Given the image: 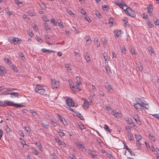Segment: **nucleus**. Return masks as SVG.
Here are the masks:
<instances>
[{"label":"nucleus","mask_w":159,"mask_h":159,"mask_svg":"<svg viewBox=\"0 0 159 159\" xmlns=\"http://www.w3.org/2000/svg\"><path fill=\"white\" fill-rule=\"evenodd\" d=\"M125 11L126 14L132 17H135L136 16L135 11L132 10L130 7L126 8V9L125 10Z\"/></svg>","instance_id":"f257e3e1"},{"label":"nucleus","mask_w":159,"mask_h":159,"mask_svg":"<svg viewBox=\"0 0 159 159\" xmlns=\"http://www.w3.org/2000/svg\"><path fill=\"white\" fill-rule=\"evenodd\" d=\"M43 88H42L38 93L41 94L46 95L47 94L48 92V89L47 87L44 85L43 86Z\"/></svg>","instance_id":"f03ea898"},{"label":"nucleus","mask_w":159,"mask_h":159,"mask_svg":"<svg viewBox=\"0 0 159 159\" xmlns=\"http://www.w3.org/2000/svg\"><path fill=\"white\" fill-rule=\"evenodd\" d=\"M60 83V82L59 81H58L57 82L55 80H52V87L53 88H57Z\"/></svg>","instance_id":"7ed1b4c3"},{"label":"nucleus","mask_w":159,"mask_h":159,"mask_svg":"<svg viewBox=\"0 0 159 159\" xmlns=\"http://www.w3.org/2000/svg\"><path fill=\"white\" fill-rule=\"evenodd\" d=\"M66 102L69 107H74L75 105L74 102L71 99L68 98L66 100Z\"/></svg>","instance_id":"20e7f679"},{"label":"nucleus","mask_w":159,"mask_h":159,"mask_svg":"<svg viewBox=\"0 0 159 159\" xmlns=\"http://www.w3.org/2000/svg\"><path fill=\"white\" fill-rule=\"evenodd\" d=\"M105 87L108 91L110 92H113V89L111 87V86L108 83H106L105 84Z\"/></svg>","instance_id":"39448f33"},{"label":"nucleus","mask_w":159,"mask_h":159,"mask_svg":"<svg viewBox=\"0 0 159 159\" xmlns=\"http://www.w3.org/2000/svg\"><path fill=\"white\" fill-rule=\"evenodd\" d=\"M135 100L136 102V103L140 105V107L143 106V102L142 101L140 98H135Z\"/></svg>","instance_id":"423d86ee"},{"label":"nucleus","mask_w":159,"mask_h":159,"mask_svg":"<svg viewBox=\"0 0 159 159\" xmlns=\"http://www.w3.org/2000/svg\"><path fill=\"white\" fill-rule=\"evenodd\" d=\"M43 85H41V84H38L36 85L35 88V92L36 93H38V92H39L42 88H43Z\"/></svg>","instance_id":"0eeeda50"},{"label":"nucleus","mask_w":159,"mask_h":159,"mask_svg":"<svg viewBox=\"0 0 159 159\" xmlns=\"http://www.w3.org/2000/svg\"><path fill=\"white\" fill-rule=\"evenodd\" d=\"M121 31L120 30H115L114 31V35L116 37H118L120 35L121 33Z\"/></svg>","instance_id":"6e6552de"},{"label":"nucleus","mask_w":159,"mask_h":159,"mask_svg":"<svg viewBox=\"0 0 159 159\" xmlns=\"http://www.w3.org/2000/svg\"><path fill=\"white\" fill-rule=\"evenodd\" d=\"M133 118L134 119L135 121L136 122V123L137 124H139V125H141V122L139 120V117L138 115H134V116Z\"/></svg>","instance_id":"1a4fd4ad"},{"label":"nucleus","mask_w":159,"mask_h":159,"mask_svg":"<svg viewBox=\"0 0 159 159\" xmlns=\"http://www.w3.org/2000/svg\"><path fill=\"white\" fill-rule=\"evenodd\" d=\"M18 38H10L9 39V41L11 43H15V42L16 41V39H18Z\"/></svg>","instance_id":"9d476101"},{"label":"nucleus","mask_w":159,"mask_h":159,"mask_svg":"<svg viewBox=\"0 0 159 159\" xmlns=\"http://www.w3.org/2000/svg\"><path fill=\"white\" fill-rule=\"evenodd\" d=\"M94 44L96 45L97 47H98L100 46V43L98 41V39L97 38H95L94 40Z\"/></svg>","instance_id":"9b49d317"},{"label":"nucleus","mask_w":159,"mask_h":159,"mask_svg":"<svg viewBox=\"0 0 159 159\" xmlns=\"http://www.w3.org/2000/svg\"><path fill=\"white\" fill-rule=\"evenodd\" d=\"M6 72L5 68L4 67H0V75L1 76H3L4 73Z\"/></svg>","instance_id":"f8f14e48"},{"label":"nucleus","mask_w":159,"mask_h":159,"mask_svg":"<svg viewBox=\"0 0 159 159\" xmlns=\"http://www.w3.org/2000/svg\"><path fill=\"white\" fill-rule=\"evenodd\" d=\"M84 56L85 57V58L86 61L87 62L90 61V58L89 56L88 55V53H85L84 54Z\"/></svg>","instance_id":"ddd939ff"},{"label":"nucleus","mask_w":159,"mask_h":159,"mask_svg":"<svg viewBox=\"0 0 159 159\" xmlns=\"http://www.w3.org/2000/svg\"><path fill=\"white\" fill-rule=\"evenodd\" d=\"M105 68L106 70L107 74H110L111 73L110 67L108 66H106Z\"/></svg>","instance_id":"4468645a"},{"label":"nucleus","mask_w":159,"mask_h":159,"mask_svg":"<svg viewBox=\"0 0 159 159\" xmlns=\"http://www.w3.org/2000/svg\"><path fill=\"white\" fill-rule=\"evenodd\" d=\"M148 10V13H149L150 12H152L153 10V7L150 4L149 6L147 7Z\"/></svg>","instance_id":"2eb2a0df"},{"label":"nucleus","mask_w":159,"mask_h":159,"mask_svg":"<svg viewBox=\"0 0 159 159\" xmlns=\"http://www.w3.org/2000/svg\"><path fill=\"white\" fill-rule=\"evenodd\" d=\"M89 104L88 103V102L86 100H85L84 101V102L83 104V106L84 107H85L87 108H89Z\"/></svg>","instance_id":"dca6fc26"},{"label":"nucleus","mask_w":159,"mask_h":159,"mask_svg":"<svg viewBox=\"0 0 159 159\" xmlns=\"http://www.w3.org/2000/svg\"><path fill=\"white\" fill-rule=\"evenodd\" d=\"M149 137L152 141H155L157 140V138L155 137L153 135H151V134L149 135Z\"/></svg>","instance_id":"f3484780"},{"label":"nucleus","mask_w":159,"mask_h":159,"mask_svg":"<svg viewBox=\"0 0 159 159\" xmlns=\"http://www.w3.org/2000/svg\"><path fill=\"white\" fill-rule=\"evenodd\" d=\"M18 56L20 57L22 60H24L25 57L24 56V54L22 52H20L18 54Z\"/></svg>","instance_id":"a211bd4d"},{"label":"nucleus","mask_w":159,"mask_h":159,"mask_svg":"<svg viewBox=\"0 0 159 159\" xmlns=\"http://www.w3.org/2000/svg\"><path fill=\"white\" fill-rule=\"evenodd\" d=\"M58 133L59 136H60L61 137H62L65 135V134L61 129L59 130L58 131Z\"/></svg>","instance_id":"6ab92c4d"},{"label":"nucleus","mask_w":159,"mask_h":159,"mask_svg":"<svg viewBox=\"0 0 159 159\" xmlns=\"http://www.w3.org/2000/svg\"><path fill=\"white\" fill-rule=\"evenodd\" d=\"M76 144L77 147L79 148L85 149V146L84 145L79 143H76Z\"/></svg>","instance_id":"aec40b11"},{"label":"nucleus","mask_w":159,"mask_h":159,"mask_svg":"<svg viewBox=\"0 0 159 159\" xmlns=\"http://www.w3.org/2000/svg\"><path fill=\"white\" fill-rule=\"evenodd\" d=\"M5 104H7L8 105L12 106L13 103L9 101H5L4 102Z\"/></svg>","instance_id":"412c9836"},{"label":"nucleus","mask_w":159,"mask_h":159,"mask_svg":"<svg viewBox=\"0 0 159 159\" xmlns=\"http://www.w3.org/2000/svg\"><path fill=\"white\" fill-rule=\"evenodd\" d=\"M104 128L109 133H111V130L109 129L108 126L106 125H105Z\"/></svg>","instance_id":"4be33fe9"},{"label":"nucleus","mask_w":159,"mask_h":159,"mask_svg":"<svg viewBox=\"0 0 159 159\" xmlns=\"http://www.w3.org/2000/svg\"><path fill=\"white\" fill-rule=\"evenodd\" d=\"M102 42L103 43V46L104 48H106V47L107 41L106 39L105 38H102Z\"/></svg>","instance_id":"5701e85b"},{"label":"nucleus","mask_w":159,"mask_h":159,"mask_svg":"<svg viewBox=\"0 0 159 159\" xmlns=\"http://www.w3.org/2000/svg\"><path fill=\"white\" fill-rule=\"evenodd\" d=\"M39 5L40 7L43 10H45L46 9V6L42 2L40 3H39Z\"/></svg>","instance_id":"b1692460"},{"label":"nucleus","mask_w":159,"mask_h":159,"mask_svg":"<svg viewBox=\"0 0 159 159\" xmlns=\"http://www.w3.org/2000/svg\"><path fill=\"white\" fill-rule=\"evenodd\" d=\"M30 112L32 114L33 116L34 117H36L37 115V113L35 111H34L33 110H30Z\"/></svg>","instance_id":"393cba45"},{"label":"nucleus","mask_w":159,"mask_h":159,"mask_svg":"<svg viewBox=\"0 0 159 159\" xmlns=\"http://www.w3.org/2000/svg\"><path fill=\"white\" fill-rule=\"evenodd\" d=\"M103 55L105 61L109 60V59L107 57V54L106 53H104Z\"/></svg>","instance_id":"a878e982"},{"label":"nucleus","mask_w":159,"mask_h":159,"mask_svg":"<svg viewBox=\"0 0 159 159\" xmlns=\"http://www.w3.org/2000/svg\"><path fill=\"white\" fill-rule=\"evenodd\" d=\"M135 138H136V139L137 140V141H139L141 139L142 136L140 135H137V134H135Z\"/></svg>","instance_id":"bb28decb"},{"label":"nucleus","mask_w":159,"mask_h":159,"mask_svg":"<svg viewBox=\"0 0 159 159\" xmlns=\"http://www.w3.org/2000/svg\"><path fill=\"white\" fill-rule=\"evenodd\" d=\"M66 11L67 13L69 15L71 16H75V14L73 13L70 10H67Z\"/></svg>","instance_id":"cd10ccee"},{"label":"nucleus","mask_w":159,"mask_h":159,"mask_svg":"<svg viewBox=\"0 0 159 159\" xmlns=\"http://www.w3.org/2000/svg\"><path fill=\"white\" fill-rule=\"evenodd\" d=\"M77 82H75L76 83H78V84H81V83L80 79V78L78 77L77 76L76 77Z\"/></svg>","instance_id":"c85d7f7f"},{"label":"nucleus","mask_w":159,"mask_h":159,"mask_svg":"<svg viewBox=\"0 0 159 159\" xmlns=\"http://www.w3.org/2000/svg\"><path fill=\"white\" fill-rule=\"evenodd\" d=\"M143 106H141V107H144L145 109H148L149 107V105L148 104H146L143 102Z\"/></svg>","instance_id":"c756f323"},{"label":"nucleus","mask_w":159,"mask_h":159,"mask_svg":"<svg viewBox=\"0 0 159 159\" xmlns=\"http://www.w3.org/2000/svg\"><path fill=\"white\" fill-rule=\"evenodd\" d=\"M133 106L136 109H138L139 108L140 109V108H139V107H140V105H139V104H138L136 103H134L133 104Z\"/></svg>","instance_id":"7c9ffc66"},{"label":"nucleus","mask_w":159,"mask_h":159,"mask_svg":"<svg viewBox=\"0 0 159 159\" xmlns=\"http://www.w3.org/2000/svg\"><path fill=\"white\" fill-rule=\"evenodd\" d=\"M11 93L8 92L7 91H4L2 92V95H6L9 94H10Z\"/></svg>","instance_id":"2f4dec72"},{"label":"nucleus","mask_w":159,"mask_h":159,"mask_svg":"<svg viewBox=\"0 0 159 159\" xmlns=\"http://www.w3.org/2000/svg\"><path fill=\"white\" fill-rule=\"evenodd\" d=\"M65 68L67 69V70L68 72H70L71 69L70 68L68 69L69 68V65L68 64H66L65 65Z\"/></svg>","instance_id":"473e14b6"},{"label":"nucleus","mask_w":159,"mask_h":159,"mask_svg":"<svg viewBox=\"0 0 159 159\" xmlns=\"http://www.w3.org/2000/svg\"><path fill=\"white\" fill-rule=\"evenodd\" d=\"M45 25L44 26L45 29L46 30H50V28L48 25H46V23H45Z\"/></svg>","instance_id":"72a5a7b5"},{"label":"nucleus","mask_w":159,"mask_h":159,"mask_svg":"<svg viewBox=\"0 0 159 159\" xmlns=\"http://www.w3.org/2000/svg\"><path fill=\"white\" fill-rule=\"evenodd\" d=\"M61 21L60 20V22H58V25L61 28H64V25L61 23Z\"/></svg>","instance_id":"f704fd0d"},{"label":"nucleus","mask_w":159,"mask_h":159,"mask_svg":"<svg viewBox=\"0 0 159 159\" xmlns=\"http://www.w3.org/2000/svg\"><path fill=\"white\" fill-rule=\"evenodd\" d=\"M120 3L122 4V6L123 7H125L126 8L129 7H127L126 4L125 2H124L122 1V0H121Z\"/></svg>","instance_id":"c9c22d12"},{"label":"nucleus","mask_w":159,"mask_h":159,"mask_svg":"<svg viewBox=\"0 0 159 159\" xmlns=\"http://www.w3.org/2000/svg\"><path fill=\"white\" fill-rule=\"evenodd\" d=\"M130 52L132 53V54H135L136 55V53H135V49L133 48H131L130 49Z\"/></svg>","instance_id":"e433bc0d"},{"label":"nucleus","mask_w":159,"mask_h":159,"mask_svg":"<svg viewBox=\"0 0 159 159\" xmlns=\"http://www.w3.org/2000/svg\"><path fill=\"white\" fill-rule=\"evenodd\" d=\"M43 20L45 22L49 21V20L47 19L45 16H43L42 17Z\"/></svg>","instance_id":"4c0bfd02"},{"label":"nucleus","mask_w":159,"mask_h":159,"mask_svg":"<svg viewBox=\"0 0 159 159\" xmlns=\"http://www.w3.org/2000/svg\"><path fill=\"white\" fill-rule=\"evenodd\" d=\"M95 14L99 18H101L102 16L99 12H96Z\"/></svg>","instance_id":"58836bf2"},{"label":"nucleus","mask_w":159,"mask_h":159,"mask_svg":"<svg viewBox=\"0 0 159 159\" xmlns=\"http://www.w3.org/2000/svg\"><path fill=\"white\" fill-rule=\"evenodd\" d=\"M50 21L52 23L54 24L53 25H56L57 22L55 21L54 19L52 18L50 20Z\"/></svg>","instance_id":"ea45409f"},{"label":"nucleus","mask_w":159,"mask_h":159,"mask_svg":"<svg viewBox=\"0 0 159 159\" xmlns=\"http://www.w3.org/2000/svg\"><path fill=\"white\" fill-rule=\"evenodd\" d=\"M42 125L43 127L45 129H47L48 128L49 125L48 124H44L43 123H42Z\"/></svg>","instance_id":"a19ab883"},{"label":"nucleus","mask_w":159,"mask_h":159,"mask_svg":"<svg viewBox=\"0 0 159 159\" xmlns=\"http://www.w3.org/2000/svg\"><path fill=\"white\" fill-rule=\"evenodd\" d=\"M12 106H13L15 107H20L22 106L20 104H18L17 103L15 104V103H13Z\"/></svg>","instance_id":"79ce46f5"},{"label":"nucleus","mask_w":159,"mask_h":159,"mask_svg":"<svg viewBox=\"0 0 159 159\" xmlns=\"http://www.w3.org/2000/svg\"><path fill=\"white\" fill-rule=\"evenodd\" d=\"M10 94L11 95H13V96H14L15 97H17V98H18V93H10Z\"/></svg>","instance_id":"37998d69"},{"label":"nucleus","mask_w":159,"mask_h":159,"mask_svg":"<svg viewBox=\"0 0 159 159\" xmlns=\"http://www.w3.org/2000/svg\"><path fill=\"white\" fill-rule=\"evenodd\" d=\"M80 12L81 13V14H82L83 15L84 14H86L85 11L83 8H81Z\"/></svg>","instance_id":"c03bdc74"},{"label":"nucleus","mask_w":159,"mask_h":159,"mask_svg":"<svg viewBox=\"0 0 159 159\" xmlns=\"http://www.w3.org/2000/svg\"><path fill=\"white\" fill-rule=\"evenodd\" d=\"M85 39L86 40V43H88V41L91 40L90 37L89 35H86L85 36Z\"/></svg>","instance_id":"a18cd8bd"},{"label":"nucleus","mask_w":159,"mask_h":159,"mask_svg":"<svg viewBox=\"0 0 159 159\" xmlns=\"http://www.w3.org/2000/svg\"><path fill=\"white\" fill-rule=\"evenodd\" d=\"M36 144L37 145V148H39V149L41 151H43V150H42V147L41 145V144L40 143H39V144L38 145L37 143H36Z\"/></svg>","instance_id":"49530a36"},{"label":"nucleus","mask_w":159,"mask_h":159,"mask_svg":"<svg viewBox=\"0 0 159 159\" xmlns=\"http://www.w3.org/2000/svg\"><path fill=\"white\" fill-rule=\"evenodd\" d=\"M89 154L92 155V156H93V158H94V157L96 155V154L94 152H93V151H91L90 152H89Z\"/></svg>","instance_id":"de8ad7c7"},{"label":"nucleus","mask_w":159,"mask_h":159,"mask_svg":"<svg viewBox=\"0 0 159 159\" xmlns=\"http://www.w3.org/2000/svg\"><path fill=\"white\" fill-rule=\"evenodd\" d=\"M148 24L149 27L152 28L154 26L153 24H152L151 22H149V21H148Z\"/></svg>","instance_id":"09e8293b"},{"label":"nucleus","mask_w":159,"mask_h":159,"mask_svg":"<svg viewBox=\"0 0 159 159\" xmlns=\"http://www.w3.org/2000/svg\"><path fill=\"white\" fill-rule=\"evenodd\" d=\"M84 19L85 20H86L89 22H90L91 21V20L88 16L87 17H84Z\"/></svg>","instance_id":"8fccbe9b"},{"label":"nucleus","mask_w":159,"mask_h":159,"mask_svg":"<svg viewBox=\"0 0 159 159\" xmlns=\"http://www.w3.org/2000/svg\"><path fill=\"white\" fill-rule=\"evenodd\" d=\"M4 60L5 61H6L7 63L9 64H10L11 63V61L9 60L8 58H5Z\"/></svg>","instance_id":"3c124183"},{"label":"nucleus","mask_w":159,"mask_h":159,"mask_svg":"<svg viewBox=\"0 0 159 159\" xmlns=\"http://www.w3.org/2000/svg\"><path fill=\"white\" fill-rule=\"evenodd\" d=\"M123 144L124 145V147L125 148L127 151H129V148H128L127 145L125 143H123Z\"/></svg>","instance_id":"603ef678"},{"label":"nucleus","mask_w":159,"mask_h":159,"mask_svg":"<svg viewBox=\"0 0 159 159\" xmlns=\"http://www.w3.org/2000/svg\"><path fill=\"white\" fill-rule=\"evenodd\" d=\"M28 34L31 37H32L34 35V34L31 30H29L28 32Z\"/></svg>","instance_id":"864d4df0"},{"label":"nucleus","mask_w":159,"mask_h":159,"mask_svg":"<svg viewBox=\"0 0 159 159\" xmlns=\"http://www.w3.org/2000/svg\"><path fill=\"white\" fill-rule=\"evenodd\" d=\"M152 116L154 117L159 120V114H154V115H152Z\"/></svg>","instance_id":"5fc2aeb1"},{"label":"nucleus","mask_w":159,"mask_h":159,"mask_svg":"<svg viewBox=\"0 0 159 159\" xmlns=\"http://www.w3.org/2000/svg\"><path fill=\"white\" fill-rule=\"evenodd\" d=\"M57 115L59 119L64 124H65V123L63 121V119L61 117V116L60 115L57 114Z\"/></svg>","instance_id":"6e6d98bb"},{"label":"nucleus","mask_w":159,"mask_h":159,"mask_svg":"<svg viewBox=\"0 0 159 159\" xmlns=\"http://www.w3.org/2000/svg\"><path fill=\"white\" fill-rule=\"evenodd\" d=\"M147 16H148L146 14H143V18H146L147 20V21H149V20L147 18Z\"/></svg>","instance_id":"4d7b16f0"},{"label":"nucleus","mask_w":159,"mask_h":159,"mask_svg":"<svg viewBox=\"0 0 159 159\" xmlns=\"http://www.w3.org/2000/svg\"><path fill=\"white\" fill-rule=\"evenodd\" d=\"M154 21L155 24L156 25H159V21L157 19H156V20H154Z\"/></svg>","instance_id":"13d9d810"},{"label":"nucleus","mask_w":159,"mask_h":159,"mask_svg":"<svg viewBox=\"0 0 159 159\" xmlns=\"http://www.w3.org/2000/svg\"><path fill=\"white\" fill-rule=\"evenodd\" d=\"M102 8L104 10H107L108 9L109 7L107 5H104L102 6Z\"/></svg>","instance_id":"bf43d9fd"},{"label":"nucleus","mask_w":159,"mask_h":159,"mask_svg":"<svg viewBox=\"0 0 159 159\" xmlns=\"http://www.w3.org/2000/svg\"><path fill=\"white\" fill-rule=\"evenodd\" d=\"M52 123L54 127H55V126H57V123L55 121H53V120H52Z\"/></svg>","instance_id":"052dcab7"},{"label":"nucleus","mask_w":159,"mask_h":159,"mask_svg":"<svg viewBox=\"0 0 159 159\" xmlns=\"http://www.w3.org/2000/svg\"><path fill=\"white\" fill-rule=\"evenodd\" d=\"M70 88H71L72 90H74V89H75V88L74 86V84L73 83H71L70 84Z\"/></svg>","instance_id":"680f3d73"},{"label":"nucleus","mask_w":159,"mask_h":159,"mask_svg":"<svg viewBox=\"0 0 159 159\" xmlns=\"http://www.w3.org/2000/svg\"><path fill=\"white\" fill-rule=\"evenodd\" d=\"M126 121L129 124H130L131 123H132V122H133V120L130 119H128Z\"/></svg>","instance_id":"e2e57ef3"},{"label":"nucleus","mask_w":159,"mask_h":159,"mask_svg":"<svg viewBox=\"0 0 159 159\" xmlns=\"http://www.w3.org/2000/svg\"><path fill=\"white\" fill-rule=\"evenodd\" d=\"M128 151L130 153V154L131 155H133L134 156L135 155L134 153L132 151H131V149H130V148H129V150Z\"/></svg>","instance_id":"0e129e2a"},{"label":"nucleus","mask_w":159,"mask_h":159,"mask_svg":"<svg viewBox=\"0 0 159 159\" xmlns=\"http://www.w3.org/2000/svg\"><path fill=\"white\" fill-rule=\"evenodd\" d=\"M121 51V52L122 53H125V47L124 48H121V49H120Z\"/></svg>","instance_id":"69168bd1"},{"label":"nucleus","mask_w":159,"mask_h":159,"mask_svg":"<svg viewBox=\"0 0 159 159\" xmlns=\"http://www.w3.org/2000/svg\"><path fill=\"white\" fill-rule=\"evenodd\" d=\"M15 2L16 4L18 5H19V4L20 3L22 4V2H20L19 0H15Z\"/></svg>","instance_id":"338daca9"},{"label":"nucleus","mask_w":159,"mask_h":159,"mask_svg":"<svg viewBox=\"0 0 159 159\" xmlns=\"http://www.w3.org/2000/svg\"><path fill=\"white\" fill-rule=\"evenodd\" d=\"M113 22V20L112 18H110L109 20L108 23L109 24H112Z\"/></svg>","instance_id":"774afa93"}]
</instances>
